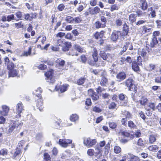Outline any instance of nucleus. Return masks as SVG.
I'll return each mask as SVG.
<instances>
[{
    "instance_id": "obj_11",
    "label": "nucleus",
    "mask_w": 161,
    "mask_h": 161,
    "mask_svg": "<svg viewBox=\"0 0 161 161\" xmlns=\"http://www.w3.org/2000/svg\"><path fill=\"white\" fill-rule=\"evenodd\" d=\"M119 134L124 137H127L129 139L132 138L134 136L132 134H130L128 132L126 131H120Z\"/></svg>"
},
{
    "instance_id": "obj_17",
    "label": "nucleus",
    "mask_w": 161,
    "mask_h": 161,
    "mask_svg": "<svg viewBox=\"0 0 161 161\" xmlns=\"http://www.w3.org/2000/svg\"><path fill=\"white\" fill-rule=\"evenodd\" d=\"M71 155V151L69 150H66L62 154L61 158L63 159L69 157Z\"/></svg>"
},
{
    "instance_id": "obj_20",
    "label": "nucleus",
    "mask_w": 161,
    "mask_h": 161,
    "mask_svg": "<svg viewBox=\"0 0 161 161\" xmlns=\"http://www.w3.org/2000/svg\"><path fill=\"white\" fill-rule=\"evenodd\" d=\"M7 68L8 70H11V69H14V68L15 67H18L19 66V64L18 65H15L12 62H10L7 65Z\"/></svg>"
},
{
    "instance_id": "obj_9",
    "label": "nucleus",
    "mask_w": 161,
    "mask_h": 161,
    "mask_svg": "<svg viewBox=\"0 0 161 161\" xmlns=\"http://www.w3.org/2000/svg\"><path fill=\"white\" fill-rule=\"evenodd\" d=\"M65 61L61 59H58L56 61V66L59 69H62L64 68L65 64Z\"/></svg>"
},
{
    "instance_id": "obj_33",
    "label": "nucleus",
    "mask_w": 161,
    "mask_h": 161,
    "mask_svg": "<svg viewBox=\"0 0 161 161\" xmlns=\"http://www.w3.org/2000/svg\"><path fill=\"white\" fill-rule=\"evenodd\" d=\"M74 48L75 50L80 53L83 52L84 50L80 46L75 44L74 45Z\"/></svg>"
},
{
    "instance_id": "obj_40",
    "label": "nucleus",
    "mask_w": 161,
    "mask_h": 161,
    "mask_svg": "<svg viewBox=\"0 0 161 161\" xmlns=\"http://www.w3.org/2000/svg\"><path fill=\"white\" fill-rule=\"evenodd\" d=\"M148 11H151L150 14H151L152 17L153 18L154 17L156 16V12L154 10H153L152 7L148 9Z\"/></svg>"
},
{
    "instance_id": "obj_44",
    "label": "nucleus",
    "mask_w": 161,
    "mask_h": 161,
    "mask_svg": "<svg viewBox=\"0 0 161 161\" xmlns=\"http://www.w3.org/2000/svg\"><path fill=\"white\" fill-rule=\"evenodd\" d=\"M142 32L143 33H146L150 32L151 30V28H148V27L143 26L142 27Z\"/></svg>"
},
{
    "instance_id": "obj_34",
    "label": "nucleus",
    "mask_w": 161,
    "mask_h": 161,
    "mask_svg": "<svg viewBox=\"0 0 161 161\" xmlns=\"http://www.w3.org/2000/svg\"><path fill=\"white\" fill-rule=\"evenodd\" d=\"M8 154V150L6 148H3L0 150V155L3 156L7 155Z\"/></svg>"
},
{
    "instance_id": "obj_29",
    "label": "nucleus",
    "mask_w": 161,
    "mask_h": 161,
    "mask_svg": "<svg viewBox=\"0 0 161 161\" xmlns=\"http://www.w3.org/2000/svg\"><path fill=\"white\" fill-rule=\"evenodd\" d=\"M156 136L155 135H151L149 137V142L150 143H153L156 140Z\"/></svg>"
},
{
    "instance_id": "obj_35",
    "label": "nucleus",
    "mask_w": 161,
    "mask_h": 161,
    "mask_svg": "<svg viewBox=\"0 0 161 161\" xmlns=\"http://www.w3.org/2000/svg\"><path fill=\"white\" fill-rule=\"evenodd\" d=\"M99 55L104 60H106L108 58L106 54L103 51H101Z\"/></svg>"
},
{
    "instance_id": "obj_13",
    "label": "nucleus",
    "mask_w": 161,
    "mask_h": 161,
    "mask_svg": "<svg viewBox=\"0 0 161 161\" xmlns=\"http://www.w3.org/2000/svg\"><path fill=\"white\" fill-rule=\"evenodd\" d=\"M119 32L117 31H114L111 36V40L114 42L117 41L119 37Z\"/></svg>"
},
{
    "instance_id": "obj_25",
    "label": "nucleus",
    "mask_w": 161,
    "mask_h": 161,
    "mask_svg": "<svg viewBox=\"0 0 161 161\" xmlns=\"http://www.w3.org/2000/svg\"><path fill=\"white\" fill-rule=\"evenodd\" d=\"M132 69L135 71H138L139 70V68L135 61L132 62Z\"/></svg>"
},
{
    "instance_id": "obj_24",
    "label": "nucleus",
    "mask_w": 161,
    "mask_h": 161,
    "mask_svg": "<svg viewBox=\"0 0 161 161\" xmlns=\"http://www.w3.org/2000/svg\"><path fill=\"white\" fill-rule=\"evenodd\" d=\"M96 27L97 28H104L105 26V23L103 22V23H101L99 21H97L95 23Z\"/></svg>"
},
{
    "instance_id": "obj_52",
    "label": "nucleus",
    "mask_w": 161,
    "mask_h": 161,
    "mask_svg": "<svg viewBox=\"0 0 161 161\" xmlns=\"http://www.w3.org/2000/svg\"><path fill=\"white\" fill-rule=\"evenodd\" d=\"M119 98L120 101H121L123 100L127 99L128 98L127 97L125 96L123 94L121 93L119 95Z\"/></svg>"
},
{
    "instance_id": "obj_45",
    "label": "nucleus",
    "mask_w": 161,
    "mask_h": 161,
    "mask_svg": "<svg viewBox=\"0 0 161 161\" xmlns=\"http://www.w3.org/2000/svg\"><path fill=\"white\" fill-rule=\"evenodd\" d=\"M127 103L128 99L120 101L119 104L120 106H125L127 105Z\"/></svg>"
},
{
    "instance_id": "obj_49",
    "label": "nucleus",
    "mask_w": 161,
    "mask_h": 161,
    "mask_svg": "<svg viewBox=\"0 0 161 161\" xmlns=\"http://www.w3.org/2000/svg\"><path fill=\"white\" fill-rule=\"evenodd\" d=\"M137 16L138 17H141L145 16L146 14V12H143L141 10H138L136 12Z\"/></svg>"
},
{
    "instance_id": "obj_53",
    "label": "nucleus",
    "mask_w": 161,
    "mask_h": 161,
    "mask_svg": "<svg viewBox=\"0 0 161 161\" xmlns=\"http://www.w3.org/2000/svg\"><path fill=\"white\" fill-rule=\"evenodd\" d=\"M94 150L92 149H89L87 151L88 155L90 156H93L94 155Z\"/></svg>"
},
{
    "instance_id": "obj_18",
    "label": "nucleus",
    "mask_w": 161,
    "mask_h": 161,
    "mask_svg": "<svg viewBox=\"0 0 161 161\" xmlns=\"http://www.w3.org/2000/svg\"><path fill=\"white\" fill-rule=\"evenodd\" d=\"M140 2L141 3V7L142 10H145L147 9V5L146 0H141Z\"/></svg>"
},
{
    "instance_id": "obj_48",
    "label": "nucleus",
    "mask_w": 161,
    "mask_h": 161,
    "mask_svg": "<svg viewBox=\"0 0 161 161\" xmlns=\"http://www.w3.org/2000/svg\"><path fill=\"white\" fill-rule=\"evenodd\" d=\"M109 126L110 128L114 129L116 127L117 124L114 122H111L109 123Z\"/></svg>"
},
{
    "instance_id": "obj_63",
    "label": "nucleus",
    "mask_w": 161,
    "mask_h": 161,
    "mask_svg": "<svg viewBox=\"0 0 161 161\" xmlns=\"http://www.w3.org/2000/svg\"><path fill=\"white\" fill-rule=\"evenodd\" d=\"M93 110L94 112L99 113L102 111V110L100 108L97 107L96 106H95L93 108Z\"/></svg>"
},
{
    "instance_id": "obj_41",
    "label": "nucleus",
    "mask_w": 161,
    "mask_h": 161,
    "mask_svg": "<svg viewBox=\"0 0 161 161\" xmlns=\"http://www.w3.org/2000/svg\"><path fill=\"white\" fill-rule=\"evenodd\" d=\"M139 54H141L142 56L144 57L147 54L146 50L145 49H140L138 51Z\"/></svg>"
},
{
    "instance_id": "obj_15",
    "label": "nucleus",
    "mask_w": 161,
    "mask_h": 161,
    "mask_svg": "<svg viewBox=\"0 0 161 161\" xmlns=\"http://www.w3.org/2000/svg\"><path fill=\"white\" fill-rule=\"evenodd\" d=\"M18 75V72L14 69L10 70L8 72L9 77H14L17 76Z\"/></svg>"
},
{
    "instance_id": "obj_6",
    "label": "nucleus",
    "mask_w": 161,
    "mask_h": 161,
    "mask_svg": "<svg viewBox=\"0 0 161 161\" xmlns=\"http://www.w3.org/2000/svg\"><path fill=\"white\" fill-rule=\"evenodd\" d=\"M72 142V140H71L65 139H60L59 141V144L63 147H66Z\"/></svg>"
},
{
    "instance_id": "obj_61",
    "label": "nucleus",
    "mask_w": 161,
    "mask_h": 161,
    "mask_svg": "<svg viewBox=\"0 0 161 161\" xmlns=\"http://www.w3.org/2000/svg\"><path fill=\"white\" fill-rule=\"evenodd\" d=\"M65 6L63 4H59L58 7V9L60 11H62L64 10Z\"/></svg>"
},
{
    "instance_id": "obj_14",
    "label": "nucleus",
    "mask_w": 161,
    "mask_h": 161,
    "mask_svg": "<svg viewBox=\"0 0 161 161\" xmlns=\"http://www.w3.org/2000/svg\"><path fill=\"white\" fill-rule=\"evenodd\" d=\"M108 108L110 110L117 109L118 108L117 104L114 102H111L108 105Z\"/></svg>"
},
{
    "instance_id": "obj_4",
    "label": "nucleus",
    "mask_w": 161,
    "mask_h": 161,
    "mask_svg": "<svg viewBox=\"0 0 161 161\" xmlns=\"http://www.w3.org/2000/svg\"><path fill=\"white\" fill-rule=\"evenodd\" d=\"M84 144L88 147H90L95 145L97 143V140L95 139H91L90 138H86L84 139Z\"/></svg>"
},
{
    "instance_id": "obj_27",
    "label": "nucleus",
    "mask_w": 161,
    "mask_h": 161,
    "mask_svg": "<svg viewBox=\"0 0 161 161\" xmlns=\"http://www.w3.org/2000/svg\"><path fill=\"white\" fill-rule=\"evenodd\" d=\"M158 149V147L157 145H152L149 146L148 149L151 151H156Z\"/></svg>"
},
{
    "instance_id": "obj_43",
    "label": "nucleus",
    "mask_w": 161,
    "mask_h": 161,
    "mask_svg": "<svg viewBox=\"0 0 161 161\" xmlns=\"http://www.w3.org/2000/svg\"><path fill=\"white\" fill-rule=\"evenodd\" d=\"M31 49L32 48L31 47H29L28 51L24 52L23 54V55L24 56H28L30 55L31 54Z\"/></svg>"
},
{
    "instance_id": "obj_22",
    "label": "nucleus",
    "mask_w": 161,
    "mask_h": 161,
    "mask_svg": "<svg viewBox=\"0 0 161 161\" xmlns=\"http://www.w3.org/2000/svg\"><path fill=\"white\" fill-rule=\"evenodd\" d=\"M158 43V41L157 38L153 37L152 41L150 42V46L151 47H153L155 45Z\"/></svg>"
},
{
    "instance_id": "obj_46",
    "label": "nucleus",
    "mask_w": 161,
    "mask_h": 161,
    "mask_svg": "<svg viewBox=\"0 0 161 161\" xmlns=\"http://www.w3.org/2000/svg\"><path fill=\"white\" fill-rule=\"evenodd\" d=\"M16 19L14 14H13L9 15L7 17V21H10Z\"/></svg>"
},
{
    "instance_id": "obj_60",
    "label": "nucleus",
    "mask_w": 161,
    "mask_h": 161,
    "mask_svg": "<svg viewBox=\"0 0 161 161\" xmlns=\"http://www.w3.org/2000/svg\"><path fill=\"white\" fill-rule=\"evenodd\" d=\"M65 36V38L71 40L73 38V36L69 33H67Z\"/></svg>"
},
{
    "instance_id": "obj_42",
    "label": "nucleus",
    "mask_w": 161,
    "mask_h": 161,
    "mask_svg": "<svg viewBox=\"0 0 161 161\" xmlns=\"http://www.w3.org/2000/svg\"><path fill=\"white\" fill-rule=\"evenodd\" d=\"M119 6L116 4H114L111 6L110 10L112 12L115 10H117L119 8Z\"/></svg>"
},
{
    "instance_id": "obj_32",
    "label": "nucleus",
    "mask_w": 161,
    "mask_h": 161,
    "mask_svg": "<svg viewBox=\"0 0 161 161\" xmlns=\"http://www.w3.org/2000/svg\"><path fill=\"white\" fill-rule=\"evenodd\" d=\"M140 159L139 158L134 155H131L130 156V160L129 161H139Z\"/></svg>"
},
{
    "instance_id": "obj_38",
    "label": "nucleus",
    "mask_w": 161,
    "mask_h": 161,
    "mask_svg": "<svg viewBox=\"0 0 161 161\" xmlns=\"http://www.w3.org/2000/svg\"><path fill=\"white\" fill-rule=\"evenodd\" d=\"M65 20L69 23H73V21H74V18L69 16H67Z\"/></svg>"
},
{
    "instance_id": "obj_39",
    "label": "nucleus",
    "mask_w": 161,
    "mask_h": 161,
    "mask_svg": "<svg viewBox=\"0 0 161 161\" xmlns=\"http://www.w3.org/2000/svg\"><path fill=\"white\" fill-rule=\"evenodd\" d=\"M114 153L118 154L120 152L121 148L118 146H115L114 147Z\"/></svg>"
},
{
    "instance_id": "obj_31",
    "label": "nucleus",
    "mask_w": 161,
    "mask_h": 161,
    "mask_svg": "<svg viewBox=\"0 0 161 161\" xmlns=\"http://www.w3.org/2000/svg\"><path fill=\"white\" fill-rule=\"evenodd\" d=\"M69 86V85L68 84H65L61 86L60 87V91L61 92H63L66 91Z\"/></svg>"
},
{
    "instance_id": "obj_36",
    "label": "nucleus",
    "mask_w": 161,
    "mask_h": 161,
    "mask_svg": "<svg viewBox=\"0 0 161 161\" xmlns=\"http://www.w3.org/2000/svg\"><path fill=\"white\" fill-rule=\"evenodd\" d=\"M128 125L130 128H134L136 126L135 123L132 121L130 120L128 122Z\"/></svg>"
},
{
    "instance_id": "obj_30",
    "label": "nucleus",
    "mask_w": 161,
    "mask_h": 161,
    "mask_svg": "<svg viewBox=\"0 0 161 161\" xmlns=\"http://www.w3.org/2000/svg\"><path fill=\"white\" fill-rule=\"evenodd\" d=\"M133 80L131 79H129L127 80L125 82V85L128 88L134 84L132 83Z\"/></svg>"
},
{
    "instance_id": "obj_59",
    "label": "nucleus",
    "mask_w": 161,
    "mask_h": 161,
    "mask_svg": "<svg viewBox=\"0 0 161 161\" xmlns=\"http://www.w3.org/2000/svg\"><path fill=\"white\" fill-rule=\"evenodd\" d=\"M91 97L92 99L94 100H96L99 98V96L97 95L96 94L95 92L92 95Z\"/></svg>"
},
{
    "instance_id": "obj_12",
    "label": "nucleus",
    "mask_w": 161,
    "mask_h": 161,
    "mask_svg": "<svg viewBox=\"0 0 161 161\" xmlns=\"http://www.w3.org/2000/svg\"><path fill=\"white\" fill-rule=\"evenodd\" d=\"M3 111H1L0 114L2 115L6 116L9 111V108L6 105H3L2 106Z\"/></svg>"
},
{
    "instance_id": "obj_5",
    "label": "nucleus",
    "mask_w": 161,
    "mask_h": 161,
    "mask_svg": "<svg viewBox=\"0 0 161 161\" xmlns=\"http://www.w3.org/2000/svg\"><path fill=\"white\" fill-rule=\"evenodd\" d=\"M24 110L23 105L21 102H20L16 105V113L17 114L16 117L17 118H19L21 117L20 114Z\"/></svg>"
},
{
    "instance_id": "obj_50",
    "label": "nucleus",
    "mask_w": 161,
    "mask_h": 161,
    "mask_svg": "<svg viewBox=\"0 0 161 161\" xmlns=\"http://www.w3.org/2000/svg\"><path fill=\"white\" fill-rule=\"evenodd\" d=\"M155 65L152 64H150L149 66L147 67V70L149 71H151L155 69Z\"/></svg>"
},
{
    "instance_id": "obj_47",
    "label": "nucleus",
    "mask_w": 161,
    "mask_h": 161,
    "mask_svg": "<svg viewBox=\"0 0 161 161\" xmlns=\"http://www.w3.org/2000/svg\"><path fill=\"white\" fill-rule=\"evenodd\" d=\"M128 89L130 91L136 92L137 90V87L134 84H133L132 86L129 87Z\"/></svg>"
},
{
    "instance_id": "obj_64",
    "label": "nucleus",
    "mask_w": 161,
    "mask_h": 161,
    "mask_svg": "<svg viewBox=\"0 0 161 161\" xmlns=\"http://www.w3.org/2000/svg\"><path fill=\"white\" fill-rule=\"evenodd\" d=\"M137 144L138 145L142 146L144 145V142L142 139H139L137 142Z\"/></svg>"
},
{
    "instance_id": "obj_26",
    "label": "nucleus",
    "mask_w": 161,
    "mask_h": 161,
    "mask_svg": "<svg viewBox=\"0 0 161 161\" xmlns=\"http://www.w3.org/2000/svg\"><path fill=\"white\" fill-rule=\"evenodd\" d=\"M108 82L107 79L104 76L102 75L101 80L100 82V84L102 86H104Z\"/></svg>"
},
{
    "instance_id": "obj_8",
    "label": "nucleus",
    "mask_w": 161,
    "mask_h": 161,
    "mask_svg": "<svg viewBox=\"0 0 161 161\" xmlns=\"http://www.w3.org/2000/svg\"><path fill=\"white\" fill-rule=\"evenodd\" d=\"M156 104L154 103L149 102L147 103L145 106V109L147 110L154 111L155 109Z\"/></svg>"
},
{
    "instance_id": "obj_54",
    "label": "nucleus",
    "mask_w": 161,
    "mask_h": 161,
    "mask_svg": "<svg viewBox=\"0 0 161 161\" xmlns=\"http://www.w3.org/2000/svg\"><path fill=\"white\" fill-rule=\"evenodd\" d=\"M20 153V151L19 150H17L14 152L13 156V158L14 159H16L17 156H18Z\"/></svg>"
},
{
    "instance_id": "obj_55",
    "label": "nucleus",
    "mask_w": 161,
    "mask_h": 161,
    "mask_svg": "<svg viewBox=\"0 0 161 161\" xmlns=\"http://www.w3.org/2000/svg\"><path fill=\"white\" fill-rule=\"evenodd\" d=\"M65 35V33L64 32H59L56 34L57 37L62 38Z\"/></svg>"
},
{
    "instance_id": "obj_37",
    "label": "nucleus",
    "mask_w": 161,
    "mask_h": 161,
    "mask_svg": "<svg viewBox=\"0 0 161 161\" xmlns=\"http://www.w3.org/2000/svg\"><path fill=\"white\" fill-rule=\"evenodd\" d=\"M15 15L18 19H16L17 20L21 19V18L22 16V14L21 12L18 11L15 13Z\"/></svg>"
},
{
    "instance_id": "obj_2",
    "label": "nucleus",
    "mask_w": 161,
    "mask_h": 161,
    "mask_svg": "<svg viewBox=\"0 0 161 161\" xmlns=\"http://www.w3.org/2000/svg\"><path fill=\"white\" fill-rule=\"evenodd\" d=\"M18 123L17 121H11L9 124L8 129L7 130V133L8 134L12 132L18 126H21L23 124L22 122H21L19 124Z\"/></svg>"
},
{
    "instance_id": "obj_51",
    "label": "nucleus",
    "mask_w": 161,
    "mask_h": 161,
    "mask_svg": "<svg viewBox=\"0 0 161 161\" xmlns=\"http://www.w3.org/2000/svg\"><path fill=\"white\" fill-rule=\"evenodd\" d=\"M85 80V79L84 78H80L77 81V84L79 85H82Z\"/></svg>"
},
{
    "instance_id": "obj_62",
    "label": "nucleus",
    "mask_w": 161,
    "mask_h": 161,
    "mask_svg": "<svg viewBox=\"0 0 161 161\" xmlns=\"http://www.w3.org/2000/svg\"><path fill=\"white\" fill-rule=\"evenodd\" d=\"M38 68L39 69L41 70H44L47 68V66L43 64H41L38 66Z\"/></svg>"
},
{
    "instance_id": "obj_19",
    "label": "nucleus",
    "mask_w": 161,
    "mask_h": 161,
    "mask_svg": "<svg viewBox=\"0 0 161 161\" xmlns=\"http://www.w3.org/2000/svg\"><path fill=\"white\" fill-rule=\"evenodd\" d=\"M79 116L76 114H72L70 117V120L73 122H76L79 119Z\"/></svg>"
},
{
    "instance_id": "obj_21",
    "label": "nucleus",
    "mask_w": 161,
    "mask_h": 161,
    "mask_svg": "<svg viewBox=\"0 0 161 161\" xmlns=\"http://www.w3.org/2000/svg\"><path fill=\"white\" fill-rule=\"evenodd\" d=\"M136 14H131L129 16V20L131 23H133L136 21Z\"/></svg>"
},
{
    "instance_id": "obj_57",
    "label": "nucleus",
    "mask_w": 161,
    "mask_h": 161,
    "mask_svg": "<svg viewBox=\"0 0 161 161\" xmlns=\"http://www.w3.org/2000/svg\"><path fill=\"white\" fill-rule=\"evenodd\" d=\"M74 21H73V23H80L81 21V19L80 17H78L75 18H74Z\"/></svg>"
},
{
    "instance_id": "obj_23",
    "label": "nucleus",
    "mask_w": 161,
    "mask_h": 161,
    "mask_svg": "<svg viewBox=\"0 0 161 161\" xmlns=\"http://www.w3.org/2000/svg\"><path fill=\"white\" fill-rule=\"evenodd\" d=\"M97 50L96 48L93 49V52L92 55V57L95 62H97L98 60Z\"/></svg>"
},
{
    "instance_id": "obj_28",
    "label": "nucleus",
    "mask_w": 161,
    "mask_h": 161,
    "mask_svg": "<svg viewBox=\"0 0 161 161\" xmlns=\"http://www.w3.org/2000/svg\"><path fill=\"white\" fill-rule=\"evenodd\" d=\"M122 114L125 116L126 118L130 119L132 118L131 114L128 111H124L122 112Z\"/></svg>"
},
{
    "instance_id": "obj_58",
    "label": "nucleus",
    "mask_w": 161,
    "mask_h": 161,
    "mask_svg": "<svg viewBox=\"0 0 161 161\" xmlns=\"http://www.w3.org/2000/svg\"><path fill=\"white\" fill-rule=\"evenodd\" d=\"M115 23L118 26H120L122 24V20L120 19H118L116 20L115 21Z\"/></svg>"
},
{
    "instance_id": "obj_56",
    "label": "nucleus",
    "mask_w": 161,
    "mask_h": 161,
    "mask_svg": "<svg viewBox=\"0 0 161 161\" xmlns=\"http://www.w3.org/2000/svg\"><path fill=\"white\" fill-rule=\"evenodd\" d=\"M43 137V135L42 133H38L36 136V139L37 140L40 141Z\"/></svg>"
},
{
    "instance_id": "obj_3",
    "label": "nucleus",
    "mask_w": 161,
    "mask_h": 161,
    "mask_svg": "<svg viewBox=\"0 0 161 161\" xmlns=\"http://www.w3.org/2000/svg\"><path fill=\"white\" fill-rule=\"evenodd\" d=\"M54 72V71L53 69H50L45 74V75L46 77V79L47 82L52 83L54 82L55 78L53 76Z\"/></svg>"
},
{
    "instance_id": "obj_1",
    "label": "nucleus",
    "mask_w": 161,
    "mask_h": 161,
    "mask_svg": "<svg viewBox=\"0 0 161 161\" xmlns=\"http://www.w3.org/2000/svg\"><path fill=\"white\" fill-rule=\"evenodd\" d=\"M42 92V90L40 87H39L37 90H35L33 92V94L35 95L36 98V99L37 100L36 106L40 111H42L43 108V102L42 97L41 96L40 93Z\"/></svg>"
},
{
    "instance_id": "obj_16",
    "label": "nucleus",
    "mask_w": 161,
    "mask_h": 161,
    "mask_svg": "<svg viewBox=\"0 0 161 161\" xmlns=\"http://www.w3.org/2000/svg\"><path fill=\"white\" fill-rule=\"evenodd\" d=\"M139 101L141 105L145 106L148 103V100L146 97H142Z\"/></svg>"
},
{
    "instance_id": "obj_10",
    "label": "nucleus",
    "mask_w": 161,
    "mask_h": 161,
    "mask_svg": "<svg viewBox=\"0 0 161 161\" xmlns=\"http://www.w3.org/2000/svg\"><path fill=\"white\" fill-rule=\"evenodd\" d=\"M126 77V75L124 72H120L117 75L116 78L117 80L120 81L124 80Z\"/></svg>"
},
{
    "instance_id": "obj_7",
    "label": "nucleus",
    "mask_w": 161,
    "mask_h": 161,
    "mask_svg": "<svg viewBox=\"0 0 161 161\" xmlns=\"http://www.w3.org/2000/svg\"><path fill=\"white\" fill-rule=\"evenodd\" d=\"M127 48H129V49L130 50H132L133 49V47L131 43L130 42H126L124 45L122 50L120 53V54H122L123 53L125 52Z\"/></svg>"
}]
</instances>
